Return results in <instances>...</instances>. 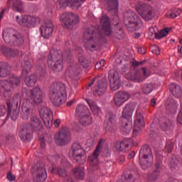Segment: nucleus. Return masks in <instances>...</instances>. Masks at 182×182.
<instances>
[{
    "mask_svg": "<svg viewBox=\"0 0 182 182\" xmlns=\"http://www.w3.org/2000/svg\"><path fill=\"white\" fill-rule=\"evenodd\" d=\"M23 96L25 100L22 105L21 117L23 120H28L29 115L32 114V103L39 104L42 103L43 100V93L39 87H36L31 90L26 89L23 90Z\"/></svg>",
    "mask_w": 182,
    "mask_h": 182,
    "instance_id": "nucleus-1",
    "label": "nucleus"
},
{
    "mask_svg": "<svg viewBox=\"0 0 182 182\" xmlns=\"http://www.w3.org/2000/svg\"><path fill=\"white\" fill-rule=\"evenodd\" d=\"M50 100L55 106H60L66 102L68 92L66 85L63 82H54L50 85L49 92Z\"/></svg>",
    "mask_w": 182,
    "mask_h": 182,
    "instance_id": "nucleus-2",
    "label": "nucleus"
},
{
    "mask_svg": "<svg viewBox=\"0 0 182 182\" xmlns=\"http://www.w3.org/2000/svg\"><path fill=\"white\" fill-rule=\"evenodd\" d=\"M31 117L30 119V125L26 124L24 125L21 130L19 131V136L22 141H26V140H31L33 138L32 134L34 130H39V129L42 128V124H41V120L39 118L36 117V115L33 114V111L32 113L29 114Z\"/></svg>",
    "mask_w": 182,
    "mask_h": 182,
    "instance_id": "nucleus-3",
    "label": "nucleus"
},
{
    "mask_svg": "<svg viewBox=\"0 0 182 182\" xmlns=\"http://www.w3.org/2000/svg\"><path fill=\"white\" fill-rule=\"evenodd\" d=\"M103 38H100V33L95 32V27H90L84 33L85 46L90 50H95L99 47Z\"/></svg>",
    "mask_w": 182,
    "mask_h": 182,
    "instance_id": "nucleus-4",
    "label": "nucleus"
},
{
    "mask_svg": "<svg viewBox=\"0 0 182 182\" xmlns=\"http://www.w3.org/2000/svg\"><path fill=\"white\" fill-rule=\"evenodd\" d=\"M75 114L82 126H90L93 123L92 113H90L89 108L86 105H79L76 109Z\"/></svg>",
    "mask_w": 182,
    "mask_h": 182,
    "instance_id": "nucleus-5",
    "label": "nucleus"
},
{
    "mask_svg": "<svg viewBox=\"0 0 182 182\" xmlns=\"http://www.w3.org/2000/svg\"><path fill=\"white\" fill-rule=\"evenodd\" d=\"M139 163L144 170H147L153 164L151 149L148 145L142 146L139 151Z\"/></svg>",
    "mask_w": 182,
    "mask_h": 182,
    "instance_id": "nucleus-6",
    "label": "nucleus"
},
{
    "mask_svg": "<svg viewBox=\"0 0 182 182\" xmlns=\"http://www.w3.org/2000/svg\"><path fill=\"white\" fill-rule=\"evenodd\" d=\"M70 157L73 159L78 164L86 163V152L80 144L75 142L73 144L70 150Z\"/></svg>",
    "mask_w": 182,
    "mask_h": 182,
    "instance_id": "nucleus-7",
    "label": "nucleus"
},
{
    "mask_svg": "<svg viewBox=\"0 0 182 182\" xmlns=\"http://www.w3.org/2000/svg\"><path fill=\"white\" fill-rule=\"evenodd\" d=\"M124 23L128 28H132L134 31L139 29L141 26H143V21L140 19V17L136 15L132 11H127L124 14Z\"/></svg>",
    "mask_w": 182,
    "mask_h": 182,
    "instance_id": "nucleus-8",
    "label": "nucleus"
},
{
    "mask_svg": "<svg viewBox=\"0 0 182 182\" xmlns=\"http://www.w3.org/2000/svg\"><path fill=\"white\" fill-rule=\"evenodd\" d=\"M16 22L23 28H36L41 23V18L35 16H16Z\"/></svg>",
    "mask_w": 182,
    "mask_h": 182,
    "instance_id": "nucleus-9",
    "label": "nucleus"
},
{
    "mask_svg": "<svg viewBox=\"0 0 182 182\" xmlns=\"http://www.w3.org/2000/svg\"><path fill=\"white\" fill-rule=\"evenodd\" d=\"M136 9L144 21H151L153 19V8L150 5L139 1L136 5Z\"/></svg>",
    "mask_w": 182,
    "mask_h": 182,
    "instance_id": "nucleus-10",
    "label": "nucleus"
},
{
    "mask_svg": "<svg viewBox=\"0 0 182 182\" xmlns=\"http://www.w3.org/2000/svg\"><path fill=\"white\" fill-rule=\"evenodd\" d=\"M59 53L57 50H51L50 51V55H48V65L50 66L54 72H60L63 69V65H62V60L59 58Z\"/></svg>",
    "mask_w": 182,
    "mask_h": 182,
    "instance_id": "nucleus-11",
    "label": "nucleus"
},
{
    "mask_svg": "<svg viewBox=\"0 0 182 182\" xmlns=\"http://www.w3.org/2000/svg\"><path fill=\"white\" fill-rule=\"evenodd\" d=\"M149 75H147L146 68H142L141 70L132 71L125 74V77L128 80H132V82H143Z\"/></svg>",
    "mask_w": 182,
    "mask_h": 182,
    "instance_id": "nucleus-12",
    "label": "nucleus"
},
{
    "mask_svg": "<svg viewBox=\"0 0 182 182\" xmlns=\"http://www.w3.org/2000/svg\"><path fill=\"white\" fill-rule=\"evenodd\" d=\"M64 28H71L73 25L79 23V16L73 13H64L60 17Z\"/></svg>",
    "mask_w": 182,
    "mask_h": 182,
    "instance_id": "nucleus-13",
    "label": "nucleus"
},
{
    "mask_svg": "<svg viewBox=\"0 0 182 182\" xmlns=\"http://www.w3.org/2000/svg\"><path fill=\"white\" fill-rule=\"evenodd\" d=\"M22 76H26L25 77V83L28 87L35 86V84L36 83V75H31L29 76H26L28 73H29V70H31V63L26 61L23 63H22Z\"/></svg>",
    "mask_w": 182,
    "mask_h": 182,
    "instance_id": "nucleus-14",
    "label": "nucleus"
},
{
    "mask_svg": "<svg viewBox=\"0 0 182 182\" xmlns=\"http://www.w3.org/2000/svg\"><path fill=\"white\" fill-rule=\"evenodd\" d=\"M39 113L46 127L50 129L53 124V114L52 113V111L46 107H43L39 108Z\"/></svg>",
    "mask_w": 182,
    "mask_h": 182,
    "instance_id": "nucleus-15",
    "label": "nucleus"
},
{
    "mask_svg": "<svg viewBox=\"0 0 182 182\" xmlns=\"http://www.w3.org/2000/svg\"><path fill=\"white\" fill-rule=\"evenodd\" d=\"M108 77L109 79L111 90H113L114 92H115V90H119L122 85L119 73L115 70H111L109 72Z\"/></svg>",
    "mask_w": 182,
    "mask_h": 182,
    "instance_id": "nucleus-16",
    "label": "nucleus"
},
{
    "mask_svg": "<svg viewBox=\"0 0 182 182\" xmlns=\"http://www.w3.org/2000/svg\"><path fill=\"white\" fill-rule=\"evenodd\" d=\"M21 85V78L16 75H11L9 79L4 81V89L5 92H12Z\"/></svg>",
    "mask_w": 182,
    "mask_h": 182,
    "instance_id": "nucleus-17",
    "label": "nucleus"
},
{
    "mask_svg": "<svg viewBox=\"0 0 182 182\" xmlns=\"http://www.w3.org/2000/svg\"><path fill=\"white\" fill-rule=\"evenodd\" d=\"M85 1L86 0H57V4L60 9L70 6L72 9H79Z\"/></svg>",
    "mask_w": 182,
    "mask_h": 182,
    "instance_id": "nucleus-18",
    "label": "nucleus"
},
{
    "mask_svg": "<svg viewBox=\"0 0 182 182\" xmlns=\"http://www.w3.org/2000/svg\"><path fill=\"white\" fill-rule=\"evenodd\" d=\"M144 117L140 111L136 110L135 114L134 127L133 129V136L136 137L139 134V132L144 127Z\"/></svg>",
    "mask_w": 182,
    "mask_h": 182,
    "instance_id": "nucleus-19",
    "label": "nucleus"
},
{
    "mask_svg": "<svg viewBox=\"0 0 182 182\" xmlns=\"http://www.w3.org/2000/svg\"><path fill=\"white\" fill-rule=\"evenodd\" d=\"M71 140L70 132L66 129H63L58 134L55 135V141L57 144L63 146V144H68Z\"/></svg>",
    "mask_w": 182,
    "mask_h": 182,
    "instance_id": "nucleus-20",
    "label": "nucleus"
},
{
    "mask_svg": "<svg viewBox=\"0 0 182 182\" xmlns=\"http://www.w3.org/2000/svg\"><path fill=\"white\" fill-rule=\"evenodd\" d=\"M3 39L6 43H12L13 45H23L24 40L23 36L21 34L14 35L11 37L8 36L6 32H3Z\"/></svg>",
    "mask_w": 182,
    "mask_h": 182,
    "instance_id": "nucleus-21",
    "label": "nucleus"
},
{
    "mask_svg": "<svg viewBox=\"0 0 182 182\" xmlns=\"http://www.w3.org/2000/svg\"><path fill=\"white\" fill-rule=\"evenodd\" d=\"M131 97L132 95H130V93L127 92H118L116 93L114 98V105L118 107H120V106L124 105Z\"/></svg>",
    "mask_w": 182,
    "mask_h": 182,
    "instance_id": "nucleus-22",
    "label": "nucleus"
},
{
    "mask_svg": "<svg viewBox=\"0 0 182 182\" xmlns=\"http://www.w3.org/2000/svg\"><path fill=\"white\" fill-rule=\"evenodd\" d=\"M53 29L54 27L52 22H46L43 23L40 27L41 36L44 38V39H49L53 33Z\"/></svg>",
    "mask_w": 182,
    "mask_h": 182,
    "instance_id": "nucleus-23",
    "label": "nucleus"
},
{
    "mask_svg": "<svg viewBox=\"0 0 182 182\" xmlns=\"http://www.w3.org/2000/svg\"><path fill=\"white\" fill-rule=\"evenodd\" d=\"M48 178L46 168L43 166H39L33 172V180L35 182H45Z\"/></svg>",
    "mask_w": 182,
    "mask_h": 182,
    "instance_id": "nucleus-24",
    "label": "nucleus"
},
{
    "mask_svg": "<svg viewBox=\"0 0 182 182\" xmlns=\"http://www.w3.org/2000/svg\"><path fill=\"white\" fill-rule=\"evenodd\" d=\"M114 126H116V115L112 113H107L104 124L106 132H113Z\"/></svg>",
    "mask_w": 182,
    "mask_h": 182,
    "instance_id": "nucleus-25",
    "label": "nucleus"
},
{
    "mask_svg": "<svg viewBox=\"0 0 182 182\" xmlns=\"http://www.w3.org/2000/svg\"><path fill=\"white\" fill-rule=\"evenodd\" d=\"M100 25L102 26L103 34L105 36H111L113 31L110 26V20L109 19V16H103L101 18Z\"/></svg>",
    "mask_w": 182,
    "mask_h": 182,
    "instance_id": "nucleus-26",
    "label": "nucleus"
},
{
    "mask_svg": "<svg viewBox=\"0 0 182 182\" xmlns=\"http://www.w3.org/2000/svg\"><path fill=\"white\" fill-rule=\"evenodd\" d=\"M134 112V106L132 104H127L122 111V122H126L127 120L132 122V116H133Z\"/></svg>",
    "mask_w": 182,
    "mask_h": 182,
    "instance_id": "nucleus-27",
    "label": "nucleus"
},
{
    "mask_svg": "<svg viewBox=\"0 0 182 182\" xmlns=\"http://www.w3.org/2000/svg\"><path fill=\"white\" fill-rule=\"evenodd\" d=\"M95 95L102 96L107 90V83L99 80L94 87Z\"/></svg>",
    "mask_w": 182,
    "mask_h": 182,
    "instance_id": "nucleus-28",
    "label": "nucleus"
},
{
    "mask_svg": "<svg viewBox=\"0 0 182 182\" xmlns=\"http://www.w3.org/2000/svg\"><path fill=\"white\" fill-rule=\"evenodd\" d=\"M100 147H102V143L100 142L92 155L89 156L88 160L91 166H97L99 163L97 157H99V154L100 153Z\"/></svg>",
    "mask_w": 182,
    "mask_h": 182,
    "instance_id": "nucleus-29",
    "label": "nucleus"
},
{
    "mask_svg": "<svg viewBox=\"0 0 182 182\" xmlns=\"http://www.w3.org/2000/svg\"><path fill=\"white\" fill-rule=\"evenodd\" d=\"M8 5L11 6L13 11L23 12V3L19 0H9Z\"/></svg>",
    "mask_w": 182,
    "mask_h": 182,
    "instance_id": "nucleus-30",
    "label": "nucleus"
},
{
    "mask_svg": "<svg viewBox=\"0 0 182 182\" xmlns=\"http://www.w3.org/2000/svg\"><path fill=\"white\" fill-rule=\"evenodd\" d=\"M106 2L109 12H114L115 15H117V12H119V1L117 0H106Z\"/></svg>",
    "mask_w": 182,
    "mask_h": 182,
    "instance_id": "nucleus-31",
    "label": "nucleus"
},
{
    "mask_svg": "<svg viewBox=\"0 0 182 182\" xmlns=\"http://www.w3.org/2000/svg\"><path fill=\"white\" fill-rule=\"evenodd\" d=\"M11 73V67L6 63H0V77H6Z\"/></svg>",
    "mask_w": 182,
    "mask_h": 182,
    "instance_id": "nucleus-32",
    "label": "nucleus"
},
{
    "mask_svg": "<svg viewBox=\"0 0 182 182\" xmlns=\"http://www.w3.org/2000/svg\"><path fill=\"white\" fill-rule=\"evenodd\" d=\"M72 173L77 180H83L85 178V168L76 167L72 169Z\"/></svg>",
    "mask_w": 182,
    "mask_h": 182,
    "instance_id": "nucleus-33",
    "label": "nucleus"
},
{
    "mask_svg": "<svg viewBox=\"0 0 182 182\" xmlns=\"http://www.w3.org/2000/svg\"><path fill=\"white\" fill-rule=\"evenodd\" d=\"M132 121L127 120L126 122H122V124L120 127V132L123 134H129L132 132Z\"/></svg>",
    "mask_w": 182,
    "mask_h": 182,
    "instance_id": "nucleus-34",
    "label": "nucleus"
},
{
    "mask_svg": "<svg viewBox=\"0 0 182 182\" xmlns=\"http://www.w3.org/2000/svg\"><path fill=\"white\" fill-rule=\"evenodd\" d=\"M170 90L175 97H180L181 96L182 91L180 85L176 83H171L170 85Z\"/></svg>",
    "mask_w": 182,
    "mask_h": 182,
    "instance_id": "nucleus-35",
    "label": "nucleus"
},
{
    "mask_svg": "<svg viewBox=\"0 0 182 182\" xmlns=\"http://www.w3.org/2000/svg\"><path fill=\"white\" fill-rule=\"evenodd\" d=\"M87 103L90 107L94 116H99V113H100L101 109L97 107L96 102L92 100H87Z\"/></svg>",
    "mask_w": 182,
    "mask_h": 182,
    "instance_id": "nucleus-36",
    "label": "nucleus"
},
{
    "mask_svg": "<svg viewBox=\"0 0 182 182\" xmlns=\"http://www.w3.org/2000/svg\"><path fill=\"white\" fill-rule=\"evenodd\" d=\"M129 147V141L123 140L121 142L117 141L115 144V149L118 150V151H127V149Z\"/></svg>",
    "mask_w": 182,
    "mask_h": 182,
    "instance_id": "nucleus-37",
    "label": "nucleus"
},
{
    "mask_svg": "<svg viewBox=\"0 0 182 182\" xmlns=\"http://www.w3.org/2000/svg\"><path fill=\"white\" fill-rule=\"evenodd\" d=\"M6 105H7V107H8V115L10 116L11 119L12 120H16V119H18V112L16 110H13L11 112V110H12V104H11V101H6Z\"/></svg>",
    "mask_w": 182,
    "mask_h": 182,
    "instance_id": "nucleus-38",
    "label": "nucleus"
},
{
    "mask_svg": "<svg viewBox=\"0 0 182 182\" xmlns=\"http://www.w3.org/2000/svg\"><path fill=\"white\" fill-rule=\"evenodd\" d=\"M161 164V161H159V163L156 164L157 171L149 176V180H151V181H154V180H157V178L160 177V171L159 169L160 168Z\"/></svg>",
    "mask_w": 182,
    "mask_h": 182,
    "instance_id": "nucleus-39",
    "label": "nucleus"
},
{
    "mask_svg": "<svg viewBox=\"0 0 182 182\" xmlns=\"http://www.w3.org/2000/svg\"><path fill=\"white\" fill-rule=\"evenodd\" d=\"M51 172L53 174H58L60 177H67L68 171L63 168H53Z\"/></svg>",
    "mask_w": 182,
    "mask_h": 182,
    "instance_id": "nucleus-40",
    "label": "nucleus"
},
{
    "mask_svg": "<svg viewBox=\"0 0 182 182\" xmlns=\"http://www.w3.org/2000/svg\"><path fill=\"white\" fill-rule=\"evenodd\" d=\"M21 103H22V99L21 95L16 94L13 97V102L11 106H15L16 109H21Z\"/></svg>",
    "mask_w": 182,
    "mask_h": 182,
    "instance_id": "nucleus-41",
    "label": "nucleus"
},
{
    "mask_svg": "<svg viewBox=\"0 0 182 182\" xmlns=\"http://www.w3.org/2000/svg\"><path fill=\"white\" fill-rule=\"evenodd\" d=\"M172 124H173V122L170 121V119L167 118H164L163 122L161 124V128L162 129V130L166 132V130H170Z\"/></svg>",
    "mask_w": 182,
    "mask_h": 182,
    "instance_id": "nucleus-42",
    "label": "nucleus"
},
{
    "mask_svg": "<svg viewBox=\"0 0 182 182\" xmlns=\"http://www.w3.org/2000/svg\"><path fill=\"white\" fill-rule=\"evenodd\" d=\"M157 29V27H151L149 28V31L148 32V38L149 39H159V33L156 31Z\"/></svg>",
    "mask_w": 182,
    "mask_h": 182,
    "instance_id": "nucleus-43",
    "label": "nucleus"
},
{
    "mask_svg": "<svg viewBox=\"0 0 182 182\" xmlns=\"http://www.w3.org/2000/svg\"><path fill=\"white\" fill-rule=\"evenodd\" d=\"M18 54L19 52L18 50H12L11 48H6V52L4 53V55L8 58H15V56H18Z\"/></svg>",
    "mask_w": 182,
    "mask_h": 182,
    "instance_id": "nucleus-44",
    "label": "nucleus"
},
{
    "mask_svg": "<svg viewBox=\"0 0 182 182\" xmlns=\"http://www.w3.org/2000/svg\"><path fill=\"white\" fill-rule=\"evenodd\" d=\"M180 14H181V9H175L173 13L166 14V16H168V18H177Z\"/></svg>",
    "mask_w": 182,
    "mask_h": 182,
    "instance_id": "nucleus-45",
    "label": "nucleus"
},
{
    "mask_svg": "<svg viewBox=\"0 0 182 182\" xmlns=\"http://www.w3.org/2000/svg\"><path fill=\"white\" fill-rule=\"evenodd\" d=\"M153 85L152 84H146L144 85L143 92L145 95H149L153 92Z\"/></svg>",
    "mask_w": 182,
    "mask_h": 182,
    "instance_id": "nucleus-46",
    "label": "nucleus"
},
{
    "mask_svg": "<svg viewBox=\"0 0 182 182\" xmlns=\"http://www.w3.org/2000/svg\"><path fill=\"white\" fill-rule=\"evenodd\" d=\"M170 32V29L168 28H164L161 31L160 33H158V39H162V38H166L168 33Z\"/></svg>",
    "mask_w": 182,
    "mask_h": 182,
    "instance_id": "nucleus-47",
    "label": "nucleus"
},
{
    "mask_svg": "<svg viewBox=\"0 0 182 182\" xmlns=\"http://www.w3.org/2000/svg\"><path fill=\"white\" fill-rule=\"evenodd\" d=\"M78 60L84 68H89V63L85 59V57H79Z\"/></svg>",
    "mask_w": 182,
    "mask_h": 182,
    "instance_id": "nucleus-48",
    "label": "nucleus"
},
{
    "mask_svg": "<svg viewBox=\"0 0 182 182\" xmlns=\"http://www.w3.org/2000/svg\"><path fill=\"white\" fill-rule=\"evenodd\" d=\"M105 65H106V61H105V60H101L95 64V69L99 70L100 69H102Z\"/></svg>",
    "mask_w": 182,
    "mask_h": 182,
    "instance_id": "nucleus-49",
    "label": "nucleus"
},
{
    "mask_svg": "<svg viewBox=\"0 0 182 182\" xmlns=\"http://www.w3.org/2000/svg\"><path fill=\"white\" fill-rule=\"evenodd\" d=\"M172 150H173V144L171 143L170 141H168L165 146V151H166V153H171Z\"/></svg>",
    "mask_w": 182,
    "mask_h": 182,
    "instance_id": "nucleus-50",
    "label": "nucleus"
},
{
    "mask_svg": "<svg viewBox=\"0 0 182 182\" xmlns=\"http://www.w3.org/2000/svg\"><path fill=\"white\" fill-rule=\"evenodd\" d=\"M151 50L155 55H160V48L156 45H154L151 47Z\"/></svg>",
    "mask_w": 182,
    "mask_h": 182,
    "instance_id": "nucleus-51",
    "label": "nucleus"
},
{
    "mask_svg": "<svg viewBox=\"0 0 182 182\" xmlns=\"http://www.w3.org/2000/svg\"><path fill=\"white\" fill-rule=\"evenodd\" d=\"M7 112L8 109H6V107L5 105L0 106V117H2V116H5Z\"/></svg>",
    "mask_w": 182,
    "mask_h": 182,
    "instance_id": "nucleus-52",
    "label": "nucleus"
},
{
    "mask_svg": "<svg viewBox=\"0 0 182 182\" xmlns=\"http://www.w3.org/2000/svg\"><path fill=\"white\" fill-rule=\"evenodd\" d=\"M114 36L117 39H123L124 38V33L122 30H119L118 32L115 33Z\"/></svg>",
    "mask_w": 182,
    "mask_h": 182,
    "instance_id": "nucleus-53",
    "label": "nucleus"
},
{
    "mask_svg": "<svg viewBox=\"0 0 182 182\" xmlns=\"http://www.w3.org/2000/svg\"><path fill=\"white\" fill-rule=\"evenodd\" d=\"M15 176L11 172L7 174V179L9 180V181H15Z\"/></svg>",
    "mask_w": 182,
    "mask_h": 182,
    "instance_id": "nucleus-54",
    "label": "nucleus"
},
{
    "mask_svg": "<svg viewBox=\"0 0 182 182\" xmlns=\"http://www.w3.org/2000/svg\"><path fill=\"white\" fill-rule=\"evenodd\" d=\"M177 122H178L180 124H182V107L181 109V112L178 114Z\"/></svg>",
    "mask_w": 182,
    "mask_h": 182,
    "instance_id": "nucleus-55",
    "label": "nucleus"
},
{
    "mask_svg": "<svg viewBox=\"0 0 182 182\" xmlns=\"http://www.w3.org/2000/svg\"><path fill=\"white\" fill-rule=\"evenodd\" d=\"M140 65H143V62L134 61L132 63V68H137V66H140Z\"/></svg>",
    "mask_w": 182,
    "mask_h": 182,
    "instance_id": "nucleus-56",
    "label": "nucleus"
},
{
    "mask_svg": "<svg viewBox=\"0 0 182 182\" xmlns=\"http://www.w3.org/2000/svg\"><path fill=\"white\" fill-rule=\"evenodd\" d=\"M138 52L141 53V55H144V53H146V48L139 47L138 48Z\"/></svg>",
    "mask_w": 182,
    "mask_h": 182,
    "instance_id": "nucleus-57",
    "label": "nucleus"
},
{
    "mask_svg": "<svg viewBox=\"0 0 182 182\" xmlns=\"http://www.w3.org/2000/svg\"><path fill=\"white\" fill-rule=\"evenodd\" d=\"M136 156V152L134 151H132L129 155H128V159H132V157H134Z\"/></svg>",
    "mask_w": 182,
    "mask_h": 182,
    "instance_id": "nucleus-58",
    "label": "nucleus"
},
{
    "mask_svg": "<svg viewBox=\"0 0 182 182\" xmlns=\"http://www.w3.org/2000/svg\"><path fill=\"white\" fill-rule=\"evenodd\" d=\"M60 124V119H55L54 122V126L55 127H58V126Z\"/></svg>",
    "mask_w": 182,
    "mask_h": 182,
    "instance_id": "nucleus-59",
    "label": "nucleus"
},
{
    "mask_svg": "<svg viewBox=\"0 0 182 182\" xmlns=\"http://www.w3.org/2000/svg\"><path fill=\"white\" fill-rule=\"evenodd\" d=\"M119 160V163H121V164H122L124 163V160H126V157H124V156H120Z\"/></svg>",
    "mask_w": 182,
    "mask_h": 182,
    "instance_id": "nucleus-60",
    "label": "nucleus"
},
{
    "mask_svg": "<svg viewBox=\"0 0 182 182\" xmlns=\"http://www.w3.org/2000/svg\"><path fill=\"white\" fill-rule=\"evenodd\" d=\"M179 43L180 46H178V52L182 53V40H180Z\"/></svg>",
    "mask_w": 182,
    "mask_h": 182,
    "instance_id": "nucleus-61",
    "label": "nucleus"
},
{
    "mask_svg": "<svg viewBox=\"0 0 182 182\" xmlns=\"http://www.w3.org/2000/svg\"><path fill=\"white\" fill-rule=\"evenodd\" d=\"M178 164V161L176 159L174 161H171V166L172 167H176Z\"/></svg>",
    "mask_w": 182,
    "mask_h": 182,
    "instance_id": "nucleus-62",
    "label": "nucleus"
},
{
    "mask_svg": "<svg viewBox=\"0 0 182 182\" xmlns=\"http://www.w3.org/2000/svg\"><path fill=\"white\" fill-rule=\"evenodd\" d=\"M95 80H96L95 78H92L88 83V86H92L93 83H95Z\"/></svg>",
    "mask_w": 182,
    "mask_h": 182,
    "instance_id": "nucleus-63",
    "label": "nucleus"
},
{
    "mask_svg": "<svg viewBox=\"0 0 182 182\" xmlns=\"http://www.w3.org/2000/svg\"><path fill=\"white\" fill-rule=\"evenodd\" d=\"M151 106H156V99L153 98L151 101Z\"/></svg>",
    "mask_w": 182,
    "mask_h": 182,
    "instance_id": "nucleus-64",
    "label": "nucleus"
}]
</instances>
